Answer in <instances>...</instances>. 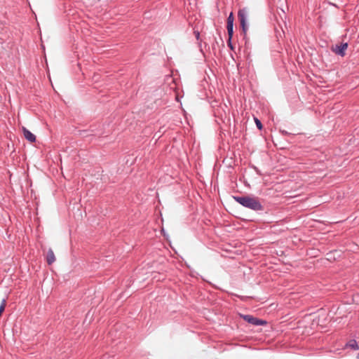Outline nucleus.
<instances>
[{
    "label": "nucleus",
    "mask_w": 359,
    "mask_h": 359,
    "mask_svg": "<svg viewBox=\"0 0 359 359\" xmlns=\"http://www.w3.org/2000/svg\"><path fill=\"white\" fill-rule=\"evenodd\" d=\"M233 198L239 204L252 210L259 211L264 210L263 205L257 198L250 196H234Z\"/></svg>",
    "instance_id": "f257e3e1"
},
{
    "label": "nucleus",
    "mask_w": 359,
    "mask_h": 359,
    "mask_svg": "<svg viewBox=\"0 0 359 359\" xmlns=\"http://www.w3.org/2000/svg\"><path fill=\"white\" fill-rule=\"evenodd\" d=\"M238 18L240 22L241 27L242 29L244 36L247 34L248 26L247 25L248 11L246 8L239 9L238 12Z\"/></svg>",
    "instance_id": "f03ea898"
},
{
    "label": "nucleus",
    "mask_w": 359,
    "mask_h": 359,
    "mask_svg": "<svg viewBox=\"0 0 359 359\" xmlns=\"http://www.w3.org/2000/svg\"><path fill=\"white\" fill-rule=\"evenodd\" d=\"M241 317L244 320L253 325L259 326L267 324L266 320L255 318L251 315H241Z\"/></svg>",
    "instance_id": "7ed1b4c3"
},
{
    "label": "nucleus",
    "mask_w": 359,
    "mask_h": 359,
    "mask_svg": "<svg viewBox=\"0 0 359 359\" xmlns=\"http://www.w3.org/2000/svg\"><path fill=\"white\" fill-rule=\"evenodd\" d=\"M348 43H340L331 47V50L336 55L344 57L346 55V50L348 48Z\"/></svg>",
    "instance_id": "20e7f679"
},
{
    "label": "nucleus",
    "mask_w": 359,
    "mask_h": 359,
    "mask_svg": "<svg viewBox=\"0 0 359 359\" xmlns=\"http://www.w3.org/2000/svg\"><path fill=\"white\" fill-rule=\"evenodd\" d=\"M23 134L25 139L29 142L33 143L36 141V136L25 128H23Z\"/></svg>",
    "instance_id": "39448f33"
},
{
    "label": "nucleus",
    "mask_w": 359,
    "mask_h": 359,
    "mask_svg": "<svg viewBox=\"0 0 359 359\" xmlns=\"http://www.w3.org/2000/svg\"><path fill=\"white\" fill-rule=\"evenodd\" d=\"M55 261V257L52 249H49L46 255V262L48 265H51Z\"/></svg>",
    "instance_id": "423d86ee"
},
{
    "label": "nucleus",
    "mask_w": 359,
    "mask_h": 359,
    "mask_svg": "<svg viewBox=\"0 0 359 359\" xmlns=\"http://www.w3.org/2000/svg\"><path fill=\"white\" fill-rule=\"evenodd\" d=\"M228 36L230 39H232L233 35V25L230 24L226 25Z\"/></svg>",
    "instance_id": "0eeeda50"
},
{
    "label": "nucleus",
    "mask_w": 359,
    "mask_h": 359,
    "mask_svg": "<svg viewBox=\"0 0 359 359\" xmlns=\"http://www.w3.org/2000/svg\"><path fill=\"white\" fill-rule=\"evenodd\" d=\"M348 346L354 350L359 349V346L355 340H352V341H349V343L348 344Z\"/></svg>",
    "instance_id": "6e6552de"
},
{
    "label": "nucleus",
    "mask_w": 359,
    "mask_h": 359,
    "mask_svg": "<svg viewBox=\"0 0 359 359\" xmlns=\"http://www.w3.org/2000/svg\"><path fill=\"white\" fill-rule=\"evenodd\" d=\"M233 21H234V18H233V13H230L229 17L227 18V25H230V24H232L233 25Z\"/></svg>",
    "instance_id": "1a4fd4ad"
},
{
    "label": "nucleus",
    "mask_w": 359,
    "mask_h": 359,
    "mask_svg": "<svg viewBox=\"0 0 359 359\" xmlns=\"http://www.w3.org/2000/svg\"><path fill=\"white\" fill-rule=\"evenodd\" d=\"M255 122L256 123V126L258 128V129L259 130H262V128H263V126H262V122L260 121V120H259L257 118L255 117Z\"/></svg>",
    "instance_id": "9d476101"
},
{
    "label": "nucleus",
    "mask_w": 359,
    "mask_h": 359,
    "mask_svg": "<svg viewBox=\"0 0 359 359\" xmlns=\"http://www.w3.org/2000/svg\"><path fill=\"white\" fill-rule=\"evenodd\" d=\"M6 301L5 299H4L0 305V314H1L4 312L5 307H6Z\"/></svg>",
    "instance_id": "9b49d317"
},
{
    "label": "nucleus",
    "mask_w": 359,
    "mask_h": 359,
    "mask_svg": "<svg viewBox=\"0 0 359 359\" xmlns=\"http://www.w3.org/2000/svg\"><path fill=\"white\" fill-rule=\"evenodd\" d=\"M227 45L231 49L233 50V45H232V43H231V39H230V38L228 39L227 40Z\"/></svg>",
    "instance_id": "f8f14e48"
},
{
    "label": "nucleus",
    "mask_w": 359,
    "mask_h": 359,
    "mask_svg": "<svg viewBox=\"0 0 359 359\" xmlns=\"http://www.w3.org/2000/svg\"><path fill=\"white\" fill-rule=\"evenodd\" d=\"M194 34H195L196 39H198L199 36H200V33L198 32H194Z\"/></svg>",
    "instance_id": "ddd939ff"
},
{
    "label": "nucleus",
    "mask_w": 359,
    "mask_h": 359,
    "mask_svg": "<svg viewBox=\"0 0 359 359\" xmlns=\"http://www.w3.org/2000/svg\"><path fill=\"white\" fill-rule=\"evenodd\" d=\"M356 358L359 359V353H358Z\"/></svg>",
    "instance_id": "4468645a"
},
{
    "label": "nucleus",
    "mask_w": 359,
    "mask_h": 359,
    "mask_svg": "<svg viewBox=\"0 0 359 359\" xmlns=\"http://www.w3.org/2000/svg\"><path fill=\"white\" fill-rule=\"evenodd\" d=\"M283 133L287 134V132H286V131H283Z\"/></svg>",
    "instance_id": "2eb2a0df"
},
{
    "label": "nucleus",
    "mask_w": 359,
    "mask_h": 359,
    "mask_svg": "<svg viewBox=\"0 0 359 359\" xmlns=\"http://www.w3.org/2000/svg\"><path fill=\"white\" fill-rule=\"evenodd\" d=\"M1 316V314H0V316Z\"/></svg>",
    "instance_id": "dca6fc26"
}]
</instances>
